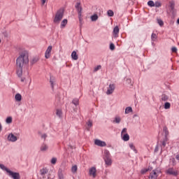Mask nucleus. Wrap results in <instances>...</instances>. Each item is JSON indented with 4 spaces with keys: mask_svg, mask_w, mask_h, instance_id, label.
I'll return each instance as SVG.
<instances>
[{
    "mask_svg": "<svg viewBox=\"0 0 179 179\" xmlns=\"http://www.w3.org/2000/svg\"><path fill=\"white\" fill-rule=\"evenodd\" d=\"M17 75L22 78L23 69H29V52L26 50L22 52L16 59Z\"/></svg>",
    "mask_w": 179,
    "mask_h": 179,
    "instance_id": "obj_1",
    "label": "nucleus"
},
{
    "mask_svg": "<svg viewBox=\"0 0 179 179\" xmlns=\"http://www.w3.org/2000/svg\"><path fill=\"white\" fill-rule=\"evenodd\" d=\"M64 8H60L57 11L53 20L54 23H59V21L62 20V18L64 17Z\"/></svg>",
    "mask_w": 179,
    "mask_h": 179,
    "instance_id": "obj_2",
    "label": "nucleus"
},
{
    "mask_svg": "<svg viewBox=\"0 0 179 179\" xmlns=\"http://www.w3.org/2000/svg\"><path fill=\"white\" fill-rule=\"evenodd\" d=\"M76 9L78 13V18L80 23H82V6H80V2H78L76 4Z\"/></svg>",
    "mask_w": 179,
    "mask_h": 179,
    "instance_id": "obj_3",
    "label": "nucleus"
},
{
    "mask_svg": "<svg viewBox=\"0 0 179 179\" xmlns=\"http://www.w3.org/2000/svg\"><path fill=\"white\" fill-rule=\"evenodd\" d=\"M9 177H10L13 179H20V173L17 172H13L10 170L8 173Z\"/></svg>",
    "mask_w": 179,
    "mask_h": 179,
    "instance_id": "obj_4",
    "label": "nucleus"
},
{
    "mask_svg": "<svg viewBox=\"0 0 179 179\" xmlns=\"http://www.w3.org/2000/svg\"><path fill=\"white\" fill-rule=\"evenodd\" d=\"M97 170L96 169V167L92 166L91 169L89 170V175L92 176L93 178H96L97 174Z\"/></svg>",
    "mask_w": 179,
    "mask_h": 179,
    "instance_id": "obj_5",
    "label": "nucleus"
},
{
    "mask_svg": "<svg viewBox=\"0 0 179 179\" xmlns=\"http://www.w3.org/2000/svg\"><path fill=\"white\" fill-rule=\"evenodd\" d=\"M114 90H115V85L110 84L109 87L106 91V94H113V93L114 92Z\"/></svg>",
    "mask_w": 179,
    "mask_h": 179,
    "instance_id": "obj_6",
    "label": "nucleus"
},
{
    "mask_svg": "<svg viewBox=\"0 0 179 179\" xmlns=\"http://www.w3.org/2000/svg\"><path fill=\"white\" fill-rule=\"evenodd\" d=\"M94 143L96 146H100L101 148H104V146H107V144L104 141H101L99 139L95 140Z\"/></svg>",
    "mask_w": 179,
    "mask_h": 179,
    "instance_id": "obj_7",
    "label": "nucleus"
},
{
    "mask_svg": "<svg viewBox=\"0 0 179 179\" xmlns=\"http://www.w3.org/2000/svg\"><path fill=\"white\" fill-rule=\"evenodd\" d=\"M166 174H169V176H178V173L176 171H174V169L173 168H169L167 171H166Z\"/></svg>",
    "mask_w": 179,
    "mask_h": 179,
    "instance_id": "obj_8",
    "label": "nucleus"
},
{
    "mask_svg": "<svg viewBox=\"0 0 179 179\" xmlns=\"http://www.w3.org/2000/svg\"><path fill=\"white\" fill-rule=\"evenodd\" d=\"M157 170L155 169L150 173L149 179H157Z\"/></svg>",
    "mask_w": 179,
    "mask_h": 179,
    "instance_id": "obj_9",
    "label": "nucleus"
},
{
    "mask_svg": "<svg viewBox=\"0 0 179 179\" xmlns=\"http://www.w3.org/2000/svg\"><path fill=\"white\" fill-rule=\"evenodd\" d=\"M52 50V46L51 45L48 46L45 53V57L46 58V59H48V58H50V55L51 54Z\"/></svg>",
    "mask_w": 179,
    "mask_h": 179,
    "instance_id": "obj_10",
    "label": "nucleus"
},
{
    "mask_svg": "<svg viewBox=\"0 0 179 179\" xmlns=\"http://www.w3.org/2000/svg\"><path fill=\"white\" fill-rule=\"evenodd\" d=\"M8 139L10 141V142H16L17 141V137L13 135V134L10 133L8 136Z\"/></svg>",
    "mask_w": 179,
    "mask_h": 179,
    "instance_id": "obj_11",
    "label": "nucleus"
},
{
    "mask_svg": "<svg viewBox=\"0 0 179 179\" xmlns=\"http://www.w3.org/2000/svg\"><path fill=\"white\" fill-rule=\"evenodd\" d=\"M118 33H120V28L116 26L113 29V36L114 37H118Z\"/></svg>",
    "mask_w": 179,
    "mask_h": 179,
    "instance_id": "obj_12",
    "label": "nucleus"
},
{
    "mask_svg": "<svg viewBox=\"0 0 179 179\" xmlns=\"http://www.w3.org/2000/svg\"><path fill=\"white\" fill-rule=\"evenodd\" d=\"M55 83V78H54V76H50V86L52 89V90H54V83Z\"/></svg>",
    "mask_w": 179,
    "mask_h": 179,
    "instance_id": "obj_13",
    "label": "nucleus"
},
{
    "mask_svg": "<svg viewBox=\"0 0 179 179\" xmlns=\"http://www.w3.org/2000/svg\"><path fill=\"white\" fill-rule=\"evenodd\" d=\"M105 163L107 166H111V157H104Z\"/></svg>",
    "mask_w": 179,
    "mask_h": 179,
    "instance_id": "obj_14",
    "label": "nucleus"
},
{
    "mask_svg": "<svg viewBox=\"0 0 179 179\" xmlns=\"http://www.w3.org/2000/svg\"><path fill=\"white\" fill-rule=\"evenodd\" d=\"M39 59H39L38 57H34V58L30 61L31 65H34V64H37V62H38Z\"/></svg>",
    "mask_w": 179,
    "mask_h": 179,
    "instance_id": "obj_15",
    "label": "nucleus"
},
{
    "mask_svg": "<svg viewBox=\"0 0 179 179\" xmlns=\"http://www.w3.org/2000/svg\"><path fill=\"white\" fill-rule=\"evenodd\" d=\"M71 58L72 59H74V61H77L78 59V54L76 53V51H73L71 53Z\"/></svg>",
    "mask_w": 179,
    "mask_h": 179,
    "instance_id": "obj_16",
    "label": "nucleus"
},
{
    "mask_svg": "<svg viewBox=\"0 0 179 179\" xmlns=\"http://www.w3.org/2000/svg\"><path fill=\"white\" fill-rule=\"evenodd\" d=\"M58 177H59V179H64V171H62V169H59L58 171Z\"/></svg>",
    "mask_w": 179,
    "mask_h": 179,
    "instance_id": "obj_17",
    "label": "nucleus"
},
{
    "mask_svg": "<svg viewBox=\"0 0 179 179\" xmlns=\"http://www.w3.org/2000/svg\"><path fill=\"white\" fill-rule=\"evenodd\" d=\"M122 136L124 142H128V141H129V135L128 134V133L123 134Z\"/></svg>",
    "mask_w": 179,
    "mask_h": 179,
    "instance_id": "obj_18",
    "label": "nucleus"
},
{
    "mask_svg": "<svg viewBox=\"0 0 179 179\" xmlns=\"http://www.w3.org/2000/svg\"><path fill=\"white\" fill-rule=\"evenodd\" d=\"M0 169H1V170H3L4 171H6V173H9L10 171V170L8 168H6V166H5V165L0 164Z\"/></svg>",
    "mask_w": 179,
    "mask_h": 179,
    "instance_id": "obj_19",
    "label": "nucleus"
},
{
    "mask_svg": "<svg viewBox=\"0 0 179 179\" xmlns=\"http://www.w3.org/2000/svg\"><path fill=\"white\" fill-rule=\"evenodd\" d=\"M40 173L41 176H45V174L48 173V169H47V168H43L40 170Z\"/></svg>",
    "mask_w": 179,
    "mask_h": 179,
    "instance_id": "obj_20",
    "label": "nucleus"
},
{
    "mask_svg": "<svg viewBox=\"0 0 179 179\" xmlns=\"http://www.w3.org/2000/svg\"><path fill=\"white\" fill-rule=\"evenodd\" d=\"M171 107V103H170V102H166L164 105V108L165 110H170Z\"/></svg>",
    "mask_w": 179,
    "mask_h": 179,
    "instance_id": "obj_21",
    "label": "nucleus"
},
{
    "mask_svg": "<svg viewBox=\"0 0 179 179\" xmlns=\"http://www.w3.org/2000/svg\"><path fill=\"white\" fill-rule=\"evenodd\" d=\"M48 145H46V144H43L41 146V152H45V150H48Z\"/></svg>",
    "mask_w": 179,
    "mask_h": 179,
    "instance_id": "obj_22",
    "label": "nucleus"
},
{
    "mask_svg": "<svg viewBox=\"0 0 179 179\" xmlns=\"http://www.w3.org/2000/svg\"><path fill=\"white\" fill-rule=\"evenodd\" d=\"M161 97L162 101H167L169 100V96L166 95V94H163Z\"/></svg>",
    "mask_w": 179,
    "mask_h": 179,
    "instance_id": "obj_23",
    "label": "nucleus"
},
{
    "mask_svg": "<svg viewBox=\"0 0 179 179\" xmlns=\"http://www.w3.org/2000/svg\"><path fill=\"white\" fill-rule=\"evenodd\" d=\"M87 125L88 127L87 131H90V128H92L93 127V122H92V120H89L88 122H87Z\"/></svg>",
    "mask_w": 179,
    "mask_h": 179,
    "instance_id": "obj_24",
    "label": "nucleus"
},
{
    "mask_svg": "<svg viewBox=\"0 0 179 179\" xmlns=\"http://www.w3.org/2000/svg\"><path fill=\"white\" fill-rule=\"evenodd\" d=\"M77 171H78V166L77 165L73 166L71 167V172L73 173V174H75Z\"/></svg>",
    "mask_w": 179,
    "mask_h": 179,
    "instance_id": "obj_25",
    "label": "nucleus"
},
{
    "mask_svg": "<svg viewBox=\"0 0 179 179\" xmlns=\"http://www.w3.org/2000/svg\"><path fill=\"white\" fill-rule=\"evenodd\" d=\"M66 24H68V20L64 19L62 21L61 27H65V26H66Z\"/></svg>",
    "mask_w": 179,
    "mask_h": 179,
    "instance_id": "obj_26",
    "label": "nucleus"
},
{
    "mask_svg": "<svg viewBox=\"0 0 179 179\" xmlns=\"http://www.w3.org/2000/svg\"><path fill=\"white\" fill-rule=\"evenodd\" d=\"M72 103L74 104V106H79V99L75 98L72 101Z\"/></svg>",
    "mask_w": 179,
    "mask_h": 179,
    "instance_id": "obj_27",
    "label": "nucleus"
},
{
    "mask_svg": "<svg viewBox=\"0 0 179 179\" xmlns=\"http://www.w3.org/2000/svg\"><path fill=\"white\" fill-rule=\"evenodd\" d=\"M113 122H115V124H120L121 122V117L116 116L115 117V120H113Z\"/></svg>",
    "mask_w": 179,
    "mask_h": 179,
    "instance_id": "obj_28",
    "label": "nucleus"
},
{
    "mask_svg": "<svg viewBox=\"0 0 179 179\" xmlns=\"http://www.w3.org/2000/svg\"><path fill=\"white\" fill-rule=\"evenodd\" d=\"M16 101H22V95L20 94H15Z\"/></svg>",
    "mask_w": 179,
    "mask_h": 179,
    "instance_id": "obj_29",
    "label": "nucleus"
},
{
    "mask_svg": "<svg viewBox=\"0 0 179 179\" xmlns=\"http://www.w3.org/2000/svg\"><path fill=\"white\" fill-rule=\"evenodd\" d=\"M97 19H99V15H97V14H94L91 17V20L92 22H96Z\"/></svg>",
    "mask_w": 179,
    "mask_h": 179,
    "instance_id": "obj_30",
    "label": "nucleus"
},
{
    "mask_svg": "<svg viewBox=\"0 0 179 179\" xmlns=\"http://www.w3.org/2000/svg\"><path fill=\"white\" fill-rule=\"evenodd\" d=\"M151 40L152 41H156V40H157V35H156L155 33H152L151 35Z\"/></svg>",
    "mask_w": 179,
    "mask_h": 179,
    "instance_id": "obj_31",
    "label": "nucleus"
},
{
    "mask_svg": "<svg viewBox=\"0 0 179 179\" xmlns=\"http://www.w3.org/2000/svg\"><path fill=\"white\" fill-rule=\"evenodd\" d=\"M157 21L158 24H159V26H160L161 27L164 26V22H163V20H162V19L157 18Z\"/></svg>",
    "mask_w": 179,
    "mask_h": 179,
    "instance_id": "obj_32",
    "label": "nucleus"
},
{
    "mask_svg": "<svg viewBox=\"0 0 179 179\" xmlns=\"http://www.w3.org/2000/svg\"><path fill=\"white\" fill-rule=\"evenodd\" d=\"M129 113H132V108L129 106L125 109V114H129Z\"/></svg>",
    "mask_w": 179,
    "mask_h": 179,
    "instance_id": "obj_33",
    "label": "nucleus"
},
{
    "mask_svg": "<svg viewBox=\"0 0 179 179\" xmlns=\"http://www.w3.org/2000/svg\"><path fill=\"white\" fill-rule=\"evenodd\" d=\"M56 115H57V117L61 118V117H62V110L57 109L56 112Z\"/></svg>",
    "mask_w": 179,
    "mask_h": 179,
    "instance_id": "obj_34",
    "label": "nucleus"
},
{
    "mask_svg": "<svg viewBox=\"0 0 179 179\" xmlns=\"http://www.w3.org/2000/svg\"><path fill=\"white\" fill-rule=\"evenodd\" d=\"M108 13V16H109L110 17L114 16V11H113L112 10H108L107 11Z\"/></svg>",
    "mask_w": 179,
    "mask_h": 179,
    "instance_id": "obj_35",
    "label": "nucleus"
},
{
    "mask_svg": "<svg viewBox=\"0 0 179 179\" xmlns=\"http://www.w3.org/2000/svg\"><path fill=\"white\" fill-rule=\"evenodd\" d=\"M169 5L171 10H174V7L176 6V3H174V1H170Z\"/></svg>",
    "mask_w": 179,
    "mask_h": 179,
    "instance_id": "obj_36",
    "label": "nucleus"
},
{
    "mask_svg": "<svg viewBox=\"0 0 179 179\" xmlns=\"http://www.w3.org/2000/svg\"><path fill=\"white\" fill-rule=\"evenodd\" d=\"M148 6H150L151 8H153L155 6V2L153 1L150 0L148 2Z\"/></svg>",
    "mask_w": 179,
    "mask_h": 179,
    "instance_id": "obj_37",
    "label": "nucleus"
},
{
    "mask_svg": "<svg viewBox=\"0 0 179 179\" xmlns=\"http://www.w3.org/2000/svg\"><path fill=\"white\" fill-rule=\"evenodd\" d=\"M7 124H12V117H8L6 120Z\"/></svg>",
    "mask_w": 179,
    "mask_h": 179,
    "instance_id": "obj_38",
    "label": "nucleus"
},
{
    "mask_svg": "<svg viewBox=\"0 0 179 179\" xmlns=\"http://www.w3.org/2000/svg\"><path fill=\"white\" fill-rule=\"evenodd\" d=\"M105 157H110V152L108 150L104 151Z\"/></svg>",
    "mask_w": 179,
    "mask_h": 179,
    "instance_id": "obj_39",
    "label": "nucleus"
},
{
    "mask_svg": "<svg viewBox=\"0 0 179 179\" xmlns=\"http://www.w3.org/2000/svg\"><path fill=\"white\" fill-rule=\"evenodd\" d=\"M163 131H164L165 135H168L169 134V129H167V127H164Z\"/></svg>",
    "mask_w": 179,
    "mask_h": 179,
    "instance_id": "obj_40",
    "label": "nucleus"
},
{
    "mask_svg": "<svg viewBox=\"0 0 179 179\" xmlns=\"http://www.w3.org/2000/svg\"><path fill=\"white\" fill-rule=\"evenodd\" d=\"M150 170V169H142L141 173V174H145V173H148V171H149Z\"/></svg>",
    "mask_w": 179,
    "mask_h": 179,
    "instance_id": "obj_41",
    "label": "nucleus"
},
{
    "mask_svg": "<svg viewBox=\"0 0 179 179\" xmlns=\"http://www.w3.org/2000/svg\"><path fill=\"white\" fill-rule=\"evenodd\" d=\"M110 50H111V51H114V50H115V45H114V43L110 44Z\"/></svg>",
    "mask_w": 179,
    "mask_h": 179,
    "instance_id": "obj_42",
    "label": "nucleus"
},
{
    "mask_svg": "<svg viewBox=\"0 0 179 179\" xmlns=\"http://www.w3.org/2000/svg\"><path fill=\"white\" fill-rule=\"evenodd\" d=\"M129 148H130L131 149H132V150H134V152H136V148H135V145H134V144L130 143V144H129Z\"/></svg>",
    "mask_w": 179,
    "mask_h": 179,
    "instance_id": "obj_43",
    "label": "nucleus"
},
{
    "mask_svg": "<svg viewBox=\"0 0 179 179\" xmlns=\"http://www.w3.org/2000/svg\"><path fill=\"white\" fill-rule=\"evenodd\" d=\"M99 69H101V65H98L96 67L94 68V72H97Z\"/></svg>",
    "mask_w": 179,
    "mask_h": 179,
    "instance_id": "obj_44",
    "label": "nucleus"
},
{
    "mask_svg": "<svg viewBox=\"0 0 179 179\" xmlns=\"http://www.w3.org/2000/svg\"><path fill=\"white\" fill-rule=\"evenodd\" d=\"M155 6H156V8H160V6H162V3L159 1H156L155 3Z\"/></svg>",
    "mask_w": 179,
    "mask_h": 179,
    "instance_id": "obj_45",
    "label": "nucleus"
},
{
    "mask_svg": "<svg viewBox=\"0 0 179 179\" xmlns=\"http://www.w3.org/2000/svg\"><path fill=\"white\" fill-rule=\"evenodd\" d=\"M56 163H57V158H55V157L52 158L51 164H56Z\"/></svg>",
    "mask_w": 179,
    "mask_h": 179,
    "instance_id": "obj_46",
    "label": "nucleus"
},
{
    "mask_svg": "<svg viewBox=\"0 0 179 179\" xmlns=\"http://www.w3.org/2000/svg\"><path fill=\"white\" fill-rule=\"evenodd\" d=\"M124 134H127V128H124L122 130V132H121V136H122V135H124Z\"/></svg>",
    "mask_w": 179,
    "mask_h": 179,
    "instance_id": "obj_47",
    "label": "nucleus"
},
{
    "mask_svg": "<svg viewBox=\"0 0 179 179\" xmlns=\"http://www.w3.org/2000/svg\"><path fill=\"white\" fill-rule=\"evenodd\" d=\"M127 83H128V85H132V80H131V78H127Z\"/></svg>",
    "mask_w": 179,
    "mask_h": 179,
    "instance_id": "obj_48",
    "label": "nucleus"
},
{
    "mask_svg": "<svg viewBox=\"0 0 179 179\" xmlns=\"http://www.w3.org/2000/svg\"><path fill=\"white\" fill-rule=\"evenodd\" d=\"M171 51H172V52H177V48L173 47V48H171Z\"/></svg>",
    "mask_w": 179,
    "mask_h": 179,
    "instance_id": "obj_49",
    "label": "nucleus"
},
{
    "mask_svg": "<svg viewBox=\"0 0 179 179\" xmlns=\"http://www.w3.org/2000/svg\"><path fill=\"white\" fill-rule=\"evenodd\" d=\"M162 148H166V142L164 141H162Z\"/></svg>",
    "mask_w": 179,
    "mask_h": 179,
    "instance_id": "obj_50",
    "label": "nucleus"
},
{
    "mask_svg": "<svg viewBox=\"0 0 179 179\" xmlns=\"http://www.w3.org/2000/svg\"><path fill=\"white\" fill-rule=\"evenodd\" d=\"M41 138H43V139H45V138H47V134H43L41 136Z\"/></svg>",
    "mask_w": 179,
    "mask_h": 179,
    "instance_id": "obj_51",
    "label": "nucleus"
},
{
    "mask_svg": "<svg viewBox=\"0 0 179 179\" xmlns=\"http://www.w3.org/2000/svg\"><path fill=\"white\" fill-rule=\"evenodd\" d=\"M176 160H178V162H179V153H178V155H176Z\"/></svg>",
    "mask_w": 179,
    "mask_h": 179,
    "instance_id": "obj_52",
    "label": "nucleus"
},
{
    "mask_svg": "<svg viewBox=\"0 0 179 179\" xmlns=\"http://www.w3.org/2000/svg\"><path fill=\"white\" fill-rule=\"evenodd\" d=\"M24 80H26V78H21V82H24Z\"/></svg>",
    "mask_w": 179,
    "mask_h": 179,
    "instance_id": "obj_53",
    "label": "nucleus"
},
{
    "mask_svg": "<svg viewBox=\"0 0 179 179\" xmlns=\"http://www.w3.org/2000/svg\"><path fill=\"white\" fill-rule=\"evenodd\" d=\"M45 1L47 0H42V5H44V3H45Z\"/></svg>",
    "mask_w": 179,
    "mask_h": 179,
    "instance_id": "obj_54",
    "label": "nucleus"
},
{
    "mask_svg": "<svg viewBox=\"0 0 179 179\" xmlns=\"http://www.w3.org/2000/svg\"><path fill=\"white\" fill-rule=\"evenodd\" d=\"M2 131V124L0 123V132Z\"/></svg>",
    "mask_w": 179,
    "mask_h": 179,
    "instance_id": "obj_55",
    "label": "nucleus"
},
{
    "mask_svg": "<svg viewBox=\"0 0 179 179\" xmlns=\"http://www.w3.org/2000/svg\"><path fill=\"white\" fill-rule=\"evenodd\" d=\"M158 149H159V147L157 146V147L155 148V152H157Z\"/></svg>",
    "mask_w": 179,
    "mask_h": 179,
    "instance_id": "obj_56",
    "label": "nucleus"
},
{
    "mask_svg": "<svg viewBox=\"0 0 179 179\" xmlns=\"http://www.w3.org/2000/svg\"><path fill=\"white\" fill-rule=\"evenodd\" d=\"M177 24H179V18L177 20Z\"/></svg>",
    "mask_w": 179,
    "mask_h": 179,
    "instance_id": "obj_57",
    "label": "nucleus"
},
{
    "mask_svg": "<svg viewBox=\"0 0 179 179\" xmlns=\"http://www.w3.org/2000/svg\"><path fill=\"white\" fill-rule=\"evenodd\" d=\"M0 43H1V39H0Z\"/></svg>",
    "mask_w": 179,
    "mask_h": 179,
    "instance_id": "obj_58",
    "label": "nucleus"
}]
</instances>
